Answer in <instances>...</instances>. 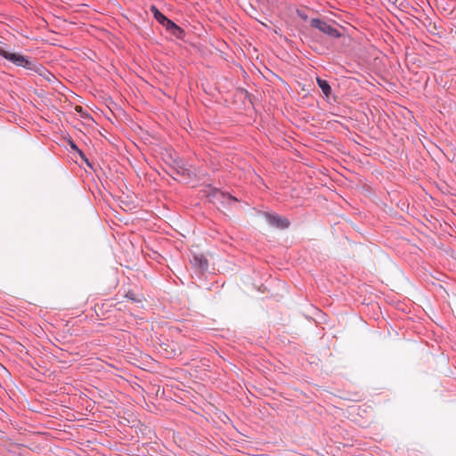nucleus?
Returning <instances> with one entry per match:
<instances>
[{
  "label": "nucleus",
  "mask_w": 456,
  "mask_h": 456,
  "mask_svg": "<svg viewBox=\"0 0 456 456\" xmlns=\"http://www.w3.org/2000/svg\"><path fill=\"white\" fill-rule=\"evenodd\" d=\"M0 56L11 61L17 67H22L27 70L38 74L47 81H51L52 77H54L52 72L35 59L28 58L18 53H10L4 50L2 46H0Z\"/></svg>",
  "instance_id": "obj_1"
},
{
  "label": "nucleus",
  "mask_w": 456,
  "mask_h": 456,
  "mask_svg": "<svg viewBox=\"0 0 456 456\" xmlns=\"http://www.w3.org/2000/svg\"><path fill=\"white\" fill-rule=\"evenodd\" d=\"M208 188L205 191L206 196L208 197L209 202L220 205L222 207L230 206L233 202H237L238 200L234 196L222 191L217 188L212 187L210 184L206 186Z\"/></svg>",
  "instance_id": "obj_2"
},
{
  "label": "nucleus",
  "mask_w": 456,
  "mask_h": 456,
  "mask_svg": "<svg viewBox=\"0 0 456 456\" xmlns=\"http://www.w3.org/2000/svg\"><path fill=\"white\" fill-rule=\"evenodd\" d=\"M310 26L330 38H339L342 36V33L336 27L320 18L311 19Z\"/></svg>",
  "instance_id": "obj_3"
},
{
  "label": "nucleus",
  "mask_w": 456,
  "mask_h": 456,
  "mask_svg": "<svg viewBox=\"0 0 456 456\" xmlns=\"http://www.w3.org/2000/svg\"><path fill=\"white\" fill-rule=\"evenodd\" d=\"M260 215L265 219L267 224L273 227L278 228V229H287L289 228L290 222L287 217H284L279 214L276 213H270V212H260Z\"/></svg>",
  "instance_id": "obj_4"
},
{
  "label": "nucleus",
  "mask_w": 456,
  "mask_h": 456,
  "mask_svg": "<svg viewBox=\"0 0 456 456\" xmlns=\"http://www.w3.org/2000/svg\"><path fill=\"white\" fill-rule=\"evenodd\" d=\"M191 265L200 273L207 272L208 269V261L203 255L194 254L191 259Z\"/></svg>",
  "instance_id": "obj_5"
},
{
  "label": "nucleus",
  "mask_w": 456,
  "mask_h": 456,
  "mask_svg": "<svg viewBox=\"0 0 456 456\" xmlns=\"http://www.w3.org/2000/svg\"><path fill=\"white\" fill-rule=\"evenodd\" d=\"M175 175L180 176L179 181L183 183H188L192 177L195 176V174L183 166L178 167L174 172Z\"/></svg>",
  "instance_id": "obj_6"
},
{
  "label": "nucleus",
  "mask_w": 456,
  "mask_h": 456,
  "mask_svg": "<svg viewBox=\"0 0 456 456\" xmlns=\"http://www.w3.org/2000/svg\"><path fill=\"white\" fill-rule=\"evenodd\" d=\"M316 82H317L318 86L321 88L322 94L326 97H329L331 94V87H330L329 82L321 77H317Z\"/></svg>",
  "instance_id": "obj_7"
},
{
  "label": "nucleus",
  "mask_w": 456,
  "mask_h": 456,
  "mask_svg": "<svg viewBox=\"0 0 456 456\" xmlns=\"http://www.w3.org/2000/svg\"><path fill=\"white\" fill-rule=\"evenodd\" d=\"M171 36L175 37L176 39H183L185 37V31L183 28L175 24V26L168 32Z\"/></svg>",
  "instance_id": "obj_8"
},
{
  "label": "nucleus",
  "mask_w": 456,
  "mask_h": 456,
  "mask_svg": "<svg viewBox=\"0 0 456 456\" xmlns=\"http://www.w3.org/2000/svg\"><path fill=\"white\" fill-rule=\"evenodd\" d=\"M150 11L159 24L167 18L155 5H151Z\"/></svg>",
  "instance_id": "obj_9"
},
{
  "label": "nucleus",
  "mask_w": 456,
  "mask_h": 456,
  "mask_svg": "<svg viewBox=\"0 0 456 456\" xmlns=\"http://www.w3.org/2000/svg\"><path fill=\"white\" fill-rule=\"evenodd\" d=\"M126 297L134 303H142V297L137 296L134 291H128L126 294Z\"/></svg>",
  "instance_id": "obj_10"
},
{
  "label": "nucleus",
  "mask_w": 456,
  "mask_h": 456,
  "mask_svg": "<svg viewBox=\"0 0 456 456\" xmlns=\"http://www.w3.org/2000/svg\"><path fill=\"white\" fill-rule=\"evenodd\" d=\"M160 24L166 28L167 32H169L176 23L167 17Z\"/></svg>",
  "instance_id": "obj_11"
},
{
  "label": "nucleus",
  "mask_w": 456,
  "mask_h": 456,
  "mask_svg": "<svg viewBox=\"0 0 456 456\" xmlns=\"http://www.w3.org/2000/svg\"><path fill=\"white\" fill-rule=\"evenodd\" d=\"M296 13L304 21H306L309 19L306 12L303 9H297Z\"/></svg>",
  "instance_id": "obj_12"
},
{
  "label": "nucleus",
  "mask_w": 456,
  "mask_h": 456,
  "mask_svg": "<svg viewBox=\"0 0 456 456\" xmlns=\"http://www.w3.org/2000/svg\"><path fill=\"white\" fill-rule=\"evenodd\" d=\"M69 146L75 152H77L79 150L78 146L73 140H69Z\"/></svg>",
  "instance_id": "obj_13"
},
{
  "label": "nucleus",
  "mask_w": 456,
  "mask_h": 456,
  "mask_svg": "<svg viewBox=\"0 0 456 456\" xmlns=\"http://www.w3.org/2000/svg\"><path fill=\"white\" fill-rule=\"evenodd\" d=\"M82 160L89 167H93L92 163L89 161V159L86 158V154L81 157Z\"/></svg>",
  "instance_id": "obj_14"
},
{
  "label": "nucleus",
  "mask_w": 456,
  "mask_h": 456,
  "mask_svg": "<svg viewBox=\"0 0 456 456\" xmlns=\"http://www.w3.org/2000/svg\"><path fill=\"white\" fill-rule=\"evenodd\" d=\"M77 153L79 155V157L81 158L83 155H85V153L83 152V151H81L80 149L77 151Z\"/></svg>",
  "instance_id": "obj_15"
},
{
  "label": "nucleus",
  "mask_w": 456,
  "mask_h": 456,
  "mask_svg": "<svg viewBox=\"0 0 456 456\" xmlns=\"http://www.w3.org/2000/svg\"><path fill=\"white\" fill-rule=\"evenodd\" d=\"M0 368L5 370V368L3 366V364L0 363Z\"/></svg>",
  "instance_id": "obj_16"
}]
</instances>
